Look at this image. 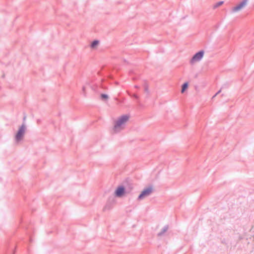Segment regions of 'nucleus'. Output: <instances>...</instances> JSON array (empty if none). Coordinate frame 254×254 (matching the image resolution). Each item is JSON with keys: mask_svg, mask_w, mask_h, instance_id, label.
Segmentation results:
<instances>
[{"mask_svg": "<svg viewBox=\"0 0 254 254\" xmlns=\"http://www.w3.org/2000/svg\"><path fill=\"white\" fill-rule=\"evenodd\" d=\"M125 192V188L123 187H119L116 190L115 194L118 197H121L124 194Z\"/></svg>", "mask_w": 254, "mask_h": 254, "instance_id": "6", "label": "nucleus"}, {"mask_svg": "<svg viewBox=\"0 0 254 254\" xmlns=\"http://www.w3.org/2000/svg\"><path fill=\"white\" fill-rule=\"evenodd\" d=\"M101 98L102 99L107 100L108 98V95H107L106 94H102Z\"/></svg>", "mask_w": 254, "mask_h": 254, "instance_id": "9", "label": "nucleus"}, {"mask_svg": "<svg viewBox=\"0 0 254 254\" xmlns=\"http://www.w3.org/2000/svg\"><path fill=\"white\" fill-rule=\"evenodd\" d=\"M188 88V83L187 82L185 83L182 85V88L181 90V92L184 93L186 90H187Z\"/></svg>", "mask_w": 254, "mask_h": 254, "instance_id": "8", "label": "nucleus"}, {"mask_svg": "<svg viewBox=\"0 0 254 254\" xmlns=\"http://www.w3.org/2000/svg\"><path fill=\"white\" fill-rule=\"evenodd\" d=\"M25 126L22 125L19 128L16 135V139L17 141L20 140L24 135L25 132Z\"/></svg>", "mask_w": 254, "mask_h": 254, "instance_id": "5", "label": "nucleus"}, {"mask_svg": "<svg viewBox=\"0 0 254 254\" xmlns=\"http://www.w3.org/2000/svg\"><path fill=\"white\" fill-rule=\"evenodd\" d=\"M153 189L152 187H149L144 190L138 196V199H141L144 197L148 196L152 192Z\"/></svg>", "mask_w": 254, "mask_h": 254, "instance_id": "4", "label": "nucleus"}, {"mask_svg": "<svg viewBox=\"0 0 254 254\" xmlns=\"http://www.w3.org/2000/svg\"><path fill=\"white\" fill-rule=\"evenodd\" d=\"M99 43V41H94L91 44V47L93 49H96Z\"/></svg>", "mask_w": 254, "mask_h": 254, "instance_id": "7", "label": "nucleus"}, {"mask_svg": "<svg viewBox=\"0 0 254 254\" xmlns=\"http://www.w3.org/2000/svg\"><path fill=\"white\" fill-rule=\"evenodd\" d=\"M129 118V116L127 115H124L118 118L115 122L114 126L112 129V132L115 133L124 129Z\"/></svg>", "mask_w": 254, "mask_h": 254, "instance_id": "1", "label": "nucleus"}, {"mask_svg": "<svg viewBox=\"0 0 254 254\" xmlns=\"http://www.w3.org/2000/svg\"><path fill=\"white\" fill-rule=\"evenodd\" d=\"M220 91H218V93H217L216 95H217V94H218V93H220Z\"/></svg>", "mask_w": 254, "mask_h": 254, "instance_id": "11", "label": "nucleus"}, {"mask_svg": "<svg viewBox=\"0 0 254 254\" xmlns=\"http://www.w3.org/2000/svg\"><path fill=\"white\" fill-rule=\"evenodd\" d=\"M204 55L203 51H200L195 54L190 60V63L193 64L196 62L200 61L203 58Z\"/></svg>", "mask_w": 254, "mask_h": 254, "instance_id": "3", "label": "nucleus"}, {"mask_svg": "<svg viewBox=\"0 0 254 254\" xmlns=\"http://www.w3.org/2000/svg\"><path fill=\"white\" fill-rule=\"evenodd\" d=\"M223 1H220L217 4V5L216 6H219L221 5H222L223 4Z\"/></svg>", "mask_w": 254, "mask_h": 254, "instance_id": "10", "label": "nucleus"}, {"mask_svg": "<svg viewBox=\"0 0 254 254\" xmlns=\"http://www.w3.org/2000/svg\"><path fill=\"white\" fill-rule=\"evenodd\" d=\"M248 3V0H243L232 8V11L237 12L244 8Z\"/></svg>", "mask_w": 254, "mask_h": 254, "instance_id": "2", "label": "nucleus"}]
</instances>
